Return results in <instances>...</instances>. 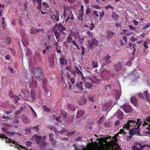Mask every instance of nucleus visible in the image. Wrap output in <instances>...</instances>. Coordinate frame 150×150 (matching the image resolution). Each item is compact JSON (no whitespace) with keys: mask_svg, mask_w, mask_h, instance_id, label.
Returning <instances> with one entry per match:
<instances>
[{"mask_svg":"<svg viewBox=\"0 0 150 150\" xmlns=\"http://www.w3.org/2000/svg\"><path fill=\"white\" fill-rule=\"evenodd\" d=\"M85 113L84 110L82 109H79L78 110L76 115V118H79L83 116Z\"/></svg>","mask_w":150,"mask_h":150,"instance_id":"a211bd4d","label":"nucleus"},{"mask_svg":"<svg viewBox=\"0 0 150 150\" xmlns=\"http://www.w3.org/2000/svg\"><path fill=\"white\" fill-rule=\"evenodd\" d=\"M105 8L106 9H108L109 8H111L112 10L114 9V7L109 5L106 6Z\"/></svg>","mask_w":150,"mask_h":150,"instance_id":"6e6d98bb","label":"nucleus"},{"mask_svg":"<svg viewBox=\"0 0 150 150\" xmlns=\"http://www.w3.org/2000/svg\"><path fill=\"white\" fill-rule=\"evenodd\" d=\"M59 14L58 11H56L55 13L51 15V17L54 21H58L59 19Z\"/></svg>","mask_w":150,"mask_h":150,"instance_id":"423d86ee","label":"nucleus"},{"mask_svg":"<svg viewBox=\"0 0 150 150\" xmlns=\"http://www.w3.org/2000/svg\"><path fill=\"white\" fill-rule=\"evenodd\" d=\"M150 26V23H147L144 26V27L143 28L144 29H146L149 27Z\"/></svg>","mask_w":150,"mask_h":150,"instance_id":"680f3d73","label":"nucleus"},{"mask_svg":"<svg viewBox=\"0 0 150 150\" xmlns=\"http://www.w3.org/2000/svg\"><path fill=\"white\" fill-rule=\"evenodd\" d=\"M122 65V62L120 61H119L116 64L114 65V67L116 71H120L121 70Z\"/></svg>","mask_w":150,"mask_h":150,"instance_id":"f8f14e48","label":"nucleus"},{"mask_svg":"<svg viewBox=\"0 0 150 150\" xmlns=\"http://www.w3.org/2000/svg\"><path fill=\"white\" fill-rule=\"evenodd\" d=\"M130 101L134 106L136 107H138V99L135 96H134L130 98Z\"/></svg>","mask_w":150,"mask_h":150,"instance_id":"6e6552de","label":"nucleus"},{"mask_svg":"<svg viewBox=\"0 0 150 150\" xmlns=\"http://www.w3.org/2000/svg\"><path fill=\"white\" fill-rule=\"evenodd\" d=\"M125 133L126 132L125 131H124L123 129H121L120 130L119 132L118 133V134H125Z\"/></svg>","mask_w":150,"mask_h":150,"instance_id":"13d9d810","label":"nucleus"},{"mask_svg":"<svg viewBox=\"0 0 150 150\" xmlns=\"http://www.w3.org/2000/svg\"><path fill=\"white\" fill-rule=\"evenodd\" d=\"M63 7L64 8V11L63 15L64 17L66 18V13L68 14L69 13L70 11H71L70 10V8L67 6L64 5Z\"/></svg>","mask_w":150,"mask_h":150,"instance_id":"2eb2a0df","label":"nucleus"},{"mask_svg":"<svg viewBox=\"0 0 150 150\" xmlns=\"http://www.w3.org/2000/svg\"><path fill=\"white\" fill-rule=\"evenodd\" d=\"M67 75L68 78L70 79L71 82L72 83L74 84L75 82V79H76V76H72V75L69 73H67Z\"/></svg>","mask_w":150,"mask_h":150,"instance_id":"6ab92c4d","label":"nucleus"},{"mask_svg":"<svg viewBox=\"0 0 150 150\" xmlns=\"http://www.w3.org/2000/svg\"><path fill=\"white\" fill-rule=\"evenodd\" d=\"M87 33L89 38H91L93 36V33L90 32L89 31H88L87 32Z\"/></svg>","mask_w":150,"mask_h":150,"instance_id":"603ef678","label":"nucleus"},{"mask_svg":"<svg viewBox=\"0 0 150 150\" xmlns=\"http://www.w3.org/2000/svg\"><path fill=\"white\" fill-rule=\"evenodd\" d=\"M92 67L93 68H96L98 66V63L95 61H92Z\"/></svg>","mask_w":150,"mask_h":150,"instance_id":"58836bf2","label":"nucleus"},{"mask_svg":"<svg viewBox=\"0 0 150 150\" xmlns=\"http://www.w3.org/2000/svg\"><path fill=\"white\" fill-rule=\"evenodd\" d=\"M31 96L33 100H35L36 97V96L34 91L33 90L31 91Z\"/></svg>","mask_w":150,"mask_h":150,"instance_id":"ea45409f","label":"nucleus"},{"mask_svg":"<svg viewBox=\"0 0 150 150\" xmlns=\"http://www.w3.org/2000/svg\"><path fill=\"white\" fill-rule=\"evenodd\" d=\"M94 26V24L93 23H91V26L89 28V29L90 30H92L93 29Z\"/></svg>","mask_w":150,"mask_h":150,"instance_id":"bf43d9fd","label":"nucleus"},{"mask_svg":"<svg viewBox=\"0 0 150 150\" xmlns=\"http://www.w3.org/2000/svg\"><path fill=\"white\" fill-rule=\"evenodd\" d=\"M81 48L82 50L81 54L83 55L85 52V48L82 46H81Z\"/></svg>","mask_w":150,"mask_h":150,"instance_id":"0e129e2a","label":"nucleus"},{"mask_svg":"<svg viewBox=\"0 0 150 150\" xmlns=\"http://www.w3.org/2000/svg\"><path fill=\"white\" fill-rule=\"evenodd\" d=\"M81 9L79 10V15H80L81 16H83V15L84 13V9H83V5H81Z\"/></svg>","mask_w":150,"mask_h":150,"instance_id":"7c9ffc66","label":"nucleus"},{"mask_svg":"<svg viewBox=\"0 0 150 150\" xmlns=\"http://www.w3.org/2000/svg\"><path fill=\"white\" fill-rule=\"evenodd\" d=\"M93 12L96 17H98L99 16V15L97 11L94 10Z\"/></svg>","mask_w":150,"mask_h":150,"instance_id":"e2e57ef3","label":"nucleus"},{"mask_svg":"<svg viewBox=\"0 0 150 150\" xmlns=\"http://www.w3.org/2000/svg\"><path fill=\"white\" fill-rule=\"evenodd\" d=\"M72 40V38L71 35V34H70L68 36L65 42L68 43H70L71 42L73 41Z\"/></svg>","mask_w":150,"mask_h":150,"instance_id":"cd10ccee","label":"nucleus"},{"mask_svg":"<svg viewBox=\"0 0 150 150\" xmlns=\"http://www.w3.org/2000/svg\"><path fill=\"white\" fill-rule=\"evenodd\" d=\"M68 107L70 110L73 111H74L76 109V107L72 105L69 104Z\"/></svg>","mask_w":150,"mask_h":150,"instance_id":"e433bc0d","label":"nucleus"},{"mask_svg":"<svg viewBox=\"0 0 150 150\" xmlns=\"http://www.w3.org/2000/svg\"><path fill=\"white\" fill-rule=\"evenodd\" d=\"M74 17L72 11H70L69 13L68 14V16L67 19H66L65 21L67 22L69 19L74 20Z\"/></svg>","mask_w":150,"mask_h":150,"instance_id":"4be33fe9","label":"nucleus"},{"mask_svg":"<svg viewBox=\"0 0 150 150\" xmlns=\"http://www.w3.org/2000/svg\"><path fill=\"white\" fill-rule=\"evenodd\" d=\"M83 35L82 34H81V35H78V38L79 39V41L81 44L83 42L85 39Z\"/></svg>","mask_w":150,"mask_h":150,"instance_id":"b1692460","label":"nucleus"},{"mask_svg":"<svg viewBox=\"0 0 150 150\" xmlns=\"http://www.w3.org/2000/svg\"><path fill=\"white\" fill-rule=\"evenodd\" d=\"M43 110L46 112H48L50 110V109L47 107L46 105H43Z\"/></svg>","mask_w":150,"mask_h":150,"instance_id":"c03bdc74","label":"nucleus"},{"mask_svg":"<svg viewBox=\"0 0 150 150\" xmlns=\"http://www.w3.org/2000/svg\"><path fill=\"white\" fill-rule=\"evenodd\" d=\"M111 58V57L110 55L108 54L106 56L102 58V60L106 64H109L111 62V60L110 59Z\"/></svg>","mask_w":150,"mask_h":150,"instance_id":"9b49d317","label":"nucleus"},{"mask_svg":"<svg viewBox=\"0 0 150 150\" xmlns=\"http://www.w3.org/2000/svg\"><path fill=\"white\" fill-rule=\"evenodd\" d=\"M53 30L56 39L57 40H59V36L61 35L60 34V33L58 31V30L55 28H53Z\"/></svg>","mask_w":150,"mask_h":150,"instance_id":"412c9836","label":"nucleus"},{"mask_svg":"<svg viewBox=\"0 0 150 150\" xmlns=\"http://www.w3.org/2000/svg\"><path fill=\"white\" fill-rule=\"evenodd\" d=\"M54 60L52 58L50 59L49 62V66L51 68H52L54 65Z\"/></svg>","mask_w":150,"mask_h":150,"instance_id":"c85d7f7f","label":"nucleus"},{"mask_svg":"<svg viewBox=\"0 0 150 150\" xmlns=\"http://www.w3.org/2000/svg\"><path fill=\"white\" fill-rule=\"evenodd\" d=\"M137 96L141 98L144 99V97L143 94L142 93H138L137 94Z\"/></svg>","mask_w":150,"mask_h":150,"instance_id":"09e8293b","label":"nucleus"},{"mask_svg":"<svg viewBox=\"0 0 150 150\" xmlns=\"http://www.w3.org/2000/svg\"><path fill=\"white\" fill-rule=\"evenodd\" d=\"M97 77H98V76H93L92 77V79L93 80L92 81V83L93 84H97V81L98 80H100H100H99L97 79Z\"/></svg>","mask_w":150,"mask_h":150,"instance_id":"473e14b6","label":"nucleus"},{"mask_svg":"<svg viewBox=\"0 0 150 150\" xmlns=\"http://www.w3.org/2000/svg\"><path fill=\"white\" fill-rule=\"evenodd\" d=\"M91 9L90 8L88 7V6L86 8V13L87 15L90 13H91Z\"/></svg>","mask_w":150,"mask_h":150,"instance_id":"864d4df0","label":"nucleus"},{"mask_svg":"<svg viewBox=\"0 0 150 150\" xmlns=\"http://www.w3.org/2000/svg\"><path fill=\"white\" fill-rule=\"evenodd\" d=\"M143 94L144 95L146 99L148 100L149 99V97H150V93H148V91L146 90L143 92Z\"/></svg>","mask_w":150,"mask_h":150,"instance_id":"393cba45","label":"nucleus"},{"mask_svg":"<svg viewBox=\"0 0 150 150\" xmlns=\"http://www.w3.org/2000/svg\"><path fill=\"white\" fill-rule=\"evenodd\" d=\"M43 86L44 89V90L46 94L48 96H50V93L49 94V91L48 89L45 87L44 84H43Z\"/></svg>","mask_w":150,"mask_h":150,"instance_id":"37998d69","label":"nucleus"},{"mask_svg":"<svg viewBox=\"0 0 150 150\" xmlns=\"http://www.w3.org/2000/svg\"><path fill=\"white\" fill-rule=\"evenodd\" d=\"M88 48L92 49H93V46H97L98 44V41L95 38H93L87 41Z\"/></svg>","mask_w":150,"mask_h":150,"instance_id":"7ed1b4c3","label":"nucleus"},{"mask_svg":"<svg viewBox=\"0 0 150 150\" xmlns=\"http://www.w3.org/2000/svg\"><path fill=\"white\" fill-rule=\"evenodd\" d=\"M51 48V47L49 45H47L45 47V50H49Z\"/></svg>","mask_w":150,"mask_h":150,"instance_id":"338daca9","label":"nucleus"},{"mask_svg":"<svg viewBox=\"0 0 150 150\" xmlns=\"http://www.w3.org/2000/svg\"><path fill=\"white\" fill-rule=\"evenodd\" d=\"M37 81L35 80L32 79V82L29 84L30 87L33 88H35L37 87Z\"/></svg>","mask_w":150,"mask_h":150,"instance_id":"aec40b11","label":"nucleus"},{"mask_svg":"<svg viewBox=\"0 0 150 150\" xmlns=\"http://www.w3.org/2000/svg\"><path fill=\"white\" fill-rule=\"evenodd\" d=\"M111 88V85L110 84H108L104 86V89L107 91H110Z\"/></svg>","mask_w":150,"mask_h":150,"instance_id":"c9c22d12","label":"nucleus"},{"mask_svg":"<svg viewBox=\"0 0 150 150\" xmlns=\"http://www.w3.org/2000/svg\"><path fill=\"white\" fill-rule=\"evenodd\" d=\"M0 138H1L2 139L5 138V140L6 141V138H8L6 137V136L3 134H1L0 133Z\"/></svg>","mask_w":150,"mask_h":150,"instance_id":"4d7b16f0","label":"nucleus"},{"mask_svg":"<svg viewBox=\"0 0 150 150\" xmlns=\"http://www.w3.org/2000/svg\"><path fill=\"white\" fill-rule=\"evenodd\" d=\"M74 69L76 72V73L79 74V75L82 73V72L80 70L78 67L76 66L74 67Z\"/></svg>","mask_w":150,"mask_h":150,"instance_id":"2f4dec72","label":"nucleus"},{"mask_svg":"<svg viewBox=\"0 0 150 150\" xmlns=\"http://www.w3.org/2000/svg\"><path fill=\"white\" fill-rule=\"evenodd\" d=\"M54 135L53 134H49V139L50 141L52 144L53 146H55L57 143V141L56 140H54V139L53 136Z\"/></svg>","mask_w":150,"mask_h":150,"instance_id":"dca6fc26","label":"nucleus"},{"mask_svg":"<svg viewBox=\"0 0 150 150\" xmlns=\"http://www.w3.org/2000/svg\"><path fill=\"white\" fill-rule=\"evenodd\" d=\"M34 74L36 78L40 81L43 77L41 69L39 67L36 68L34 71Z\"/></svg>","mask_w":150,"mask_h":150,"instance_id":"20e7f679","label":"nucleus"},{"mask_svg":"<svg viewBox=\"0 0 150 150\" xmlns=\"http://www.w3.org/2000/svg\"><path fill=\"white\" fill-rule=\"evenodd\" d=\"M31 129H33L35 130L37 132L39 130V126H37L35 127H31Z\"/></svg>","mask_w":150,"mask_h":150,"instance_id":"8fccbe9b","label":"nucleus"},{"mask_svg":"<svg viewBox=\"0 0 150 150\" xmlns=\"http://www.w3.org/2000/svg\"><path fill=\"white\" fill-rule=\"evenodd\" d=\"M138 128L137 127L133 128L129 130V134L132 135H134L136 133L139 134V132L138 130Z\"/></svg>","mask_w":150,"mask_h":150,"instance_id":"ddd939ff","label":"nucleus"},{"mask_svg":"<svg viewBox=\"0 0 150 150\" xmlns=\"http://www.w3.org/2000/svg\"><path fill=\"white\" fill-rule=\"evenodd\" d=\"M110 136L105 138H101L100 141L102 144L105 143V144H103L106 145L109 150H122L120 146L118 144L113 142H107L109 138H110Z\"/></svg>","mask_w":150,"mask_h":150,"instance_id":"f257e3e1","label":"nucleus"},{"mask_svg":"<svg viewBox=\"0 0 150 150\" xmlns=\"http://www.w3.org/2000/svg\"><path fill=\"white\" fill-rule=\"evenodd\" d=\"M142 120L140 119H138L137 121L134 120H131L127 121L126 123L125 124L123 127L124 129L126 128L127 129H129L130 127H133V128H139L142 123L141 121Z\"/></svg>","mask_w":150,"mask_h":150,"instance_id":"f03ea898","label":"nucleus"},{"mask_svg":"<svg viewBox=\"0 0 150 150\" xmlns=\"http://www.w3.org/2000/svg\"><path fill=\"white\" fill-rule=\"evenodd\" d=\"M84 85L86 88H89L92 87V84L88 82H86V83L84 84Z\"/></svg>","mask_w":150,"mask_h":150,"instance_id":"79ce46f5","label":"nucleus"},{"mask_svg":"<svg viewBox=\"0 0 150 150\" xmlns=\"http://www.w3.org/2000/svg\"><path fill=\"white\" fill-rule=\"evenodd\" d=\"M31 127L30 128H25V135L30 134L31 133Z\"/></svg>","mask_w":150,"mask_h":150,"instance_id":"72a5a7b5","label":"nucleus"},{"mask_svg":"<svg viewBox=\"0 0 150 150\" xmlns=\"http://www.w3.org/2000/svg\"><path fill=\"white\" fill-rule=\"evenodd\" d=\"M23 108H21L20 109L16 111L15 112V115H17L20 114Z\"/></svg>","mask_w":150,"mask_h":150,"instance_id":"de8ad7c7","label":"nucleus"},{"mask_svg":"<svg viewBox=\"0 0 150 150\" xmlns=\"http://www.w3.org/2000/svg\"><path fill=\"white\" fill-rule=\"evenodd\" d=\"M122 109L126 113L131 112L132 111V110L131 107L128 105H126L123 106Z\"/></svg>","mask_w":150,"mask_h":150,"instance_id":"9d476101","label":"nucleus"},{"mask_svg":"<svg viewBox=\"0 0 150 150\" xmlns=\"http://www.w3.org/2000/svg\"><path fill=\"white\" fill-rule=\"evenodd\" d=\"M79 76L81 78V80L84 82H85L86 80V79L87 78V77H85L83 76V75L82 73L81 74L79 75Z\"/></svg>","mask_w":150,"mask_h":150,"instance_id":"a19ab883","label":"nucleus"},{"mask_svg":"<svg viewBox=\"0 0 150 150\" xmlns=\"http://www.w3.org/2000/svg\"><path fill=\"white\" fill-rule=\"evenodd\" d=\"M55 26L58 28V29L60 33L62 34H66L64 31H66V29L62 25L61 23H59L58 24H57Z\"/></svg>","mask_w":150,"mask_h":150,"instance_id":"1a4fd4ad","label":"nucleus"},{"mask_svg":"<svg viewBox=\"0 0 150 150\" xmlns=\"http://www.w3.org/2000/svg\"><path fill=\"white\" fill-rule=\"evenodd\" d=\"M147 44H148V43H147L145 42H144L143 45L146 49H147L148 48V46L147 45Z\"/></svg>","mask_w":150,"mask_h":150,"instance_id":"69168bd1","label":"nucleus"},{"mask_svg":"<svg viewBox=\"0 0 150 150\" xmlns=\"http://www.w3.org/2000/svg\"><path fill=\"white\" fill-rule=\"evenodd\" d=\"M104 119V117L103 116H102V117H101L100 119L97 122V123L99 125L101 124L103 122Z\"/></svg>","mask_w":150,"mask_h":150,"instance_id":"4c0bfd02","label":"nucleus"},{"mask_svg":"<svg viewBox=\"0 0 150 150\" xmlns=\"http://www.w3.org/2000/svg\"><path fill=\"white\" fill-rule=\"evenodd\" d=\"M116 114H117L118 117L119 119L121 120L123 117V114L122 112L120 110H118Z\"/></svg>","mask_w":150,"mask_h":150,"instance_id":"5701e85b","label":"nucleus"},{"mask_svg":"<svg viewBox=\"0 0 150 150\" xmlns=\"http://www.w3.org/2000/svg\"><path fill=\"white\" fill-rule=\"evenodd\" d=\"M11 52L15 56L16 55V53L15 51L13 49H11Z\"/></svg>","mask_w":150,"mask_h":150,"instance_id":"774afa93","label":"nucleus"},{"mask_svg":"<svg viewBox=\"0 0 150 150\" xmlns=\"http://www.w3.org/2000/svg\"><path fill=\"white\" fill-rule=\"evenodd\" d=\"M92 6L94 8L97 9H101V7L97 5H94V4H92Z\"/></svg>","mask_w":150,"mask_h":150,"instance_id":"49530a36","label":"nucleus"},{"mask_svg":"<svg viewBox=\"0 0 150 150\" xmlns=\"http://www.w3.org/2000/svg\"><path fill=\"white\" fill-rule=\"evenodd\" d=\"M34 137L35 138L36 140H41L42 139V137L40 135H35L34 136Z\"/></svg>","mask_w":150,"mask_h":150,"instance_id":"a18cd8bd","label":"nucleus"},{"mask_svg":"<svg viewBox=\"0 0 150 150\" xmlns=\"http://www.w3.org/2000/svg\"><path fill=\"white\" fill-rule=\"evenodd\" d=\"M60 63L61 65L66 64L67 63V60L64 58H60L59 59Z\"/></svg>","mask_w":150,"mask_h":150,"instance_id":"a878e982","label":"nucleus"},{"mask_svg":"<svg viewBox=\"0 0 150 150\" xmlns=\"http://www.w3.org/2000/svg\"><path fill=\"white\" fill-rule=\"evenodd\" d=\"M21 118L23 122L25 123H30V120L28 119L27 116L25 115H22L21 116Z\"/></svg>","mask_w":150,"mask_h":150,"instance_id":"f3484780","label":"nucleus"},{"mask_svg":"<svg viewBox=\"0 0 150 150\" xmlns=\"http://www.w3.org/2000/svg\"><path fill=\"white\" fill-rule=\"evenodd\" d=\"M112 17L113 18H115V20H118L119 18V16L116 14L115 13L112 16Z\"/></svg>","mask_w":150,"mask_h":150,"instance_id":"3c124183","label":"nucleus"},{"mask_svg":"<svg viewBox=\"0 0 150 150\" xmlns=\"http://www.w3.org/2000/svg\"><path fill=\"white\" fill-rule=\"evenodd\" d=\"M42 30V29H36L34 27H32L30 28V34L31 35H38L40 30Z\"/></svg>","mask_w":150,"mask_h":150,"instance_id":"0eeeda50","label":"nucleus"},{"mask_svg":"<svg viewBox=\"0 0 150 150\" xmlns=\"http://www.w3.org/2000/svg\"><path fill=\"white\" fill-rule=\"evenodd\" d=\"M70 72L71 74V75H72V76H76V72L75 71L72 70V71H70Z\"/></svg>","mask_w":150,"mask_h":150,"instance_id":"5fc2aeb1","label":"nucleus"},{"mask_svg":"<svg viewBox=\"0 0 150 150\" xmlns=\"http://www.w3.org/2000/svg\"><path fill=\"white\" fill-rule=\"evenodd\" d=\"M1 130L4 131H5L6 133H8V134L10 133L9 132V131H8L7 129L5 127H4L2 128L1 129Z\"/></svg>","mask_w":150,"mask_h":150,"instance_id":"052dcab7","label":"nucleus"},{"mask_svg":"<svg viewBox=\"0 0 150 150\" xmlns=\"http://www.w3.org/2000/svg\"><path fill=\"white\" fill-rule=\"evenodd\" d=\"M114 34V33L113 32L108 31L107 35H106V37L108 38H111Z\"/></svg>","mask_w":150,"mask_h":150,"instance_id":"c756f323","label":"nucleus"},{"mask_svg":"<svg viewBox=\"0 0 150 150\" xmlns=\"http://www.w3.org/2000/svg\"><path fill=\"white\" fill-rule=\"evenodd\" d=\"M103 125L106 128L110 127L112 125L111 122L110 121L106 122L104 123Z\"/></svg>","mask_w":150,"mask_h":150,"instance_id":"f704fd0d","label":"nucleus"},{"mask_svg":"<svg viewBox=\"0 0 150 150\" xmlns=\"http://www.w3.org/2000/svg\"><path fill=\"white\" fill-rule=\"evenodd\" d=\"M82 83V82H80L79 83H78L76 84V86L77 88L81 91H82L83 89Z\"/></svg>","mask_w":150,"mask_h":150,"instance_id":"bb28decb","label":"nucleus"},{"mask_svg":"<svg viewBox=\"0 0 150 150\" xmlns=\"http://www.w3.org/2000/svg\"><path fill=\"white\" fill-rule=\"evenodd\" d=\"M149 145H142V143L139 142L136 143V145L133 146L132 147V150H144L145 147Z\"/></svg>","mask_w":150,"mask_h":150,"instance_id":"39448f33","label":"nucleus"},{"mask_svg":"<svg viewBox=\"0 0 150 150\" xmlns=\"http://www.w3.org/2000/svg\"><path fill=\"white\" fill-rule=\"evenodd\" d=\"M143 125L144 127V128L147 130V131H145V133L150 134V125L148 124V123L144 121V123Z\"/></svg>","mask_w":150,"mask_h":150,"instance_id":"4468645a","label":"nucleus"}]
</instances>
